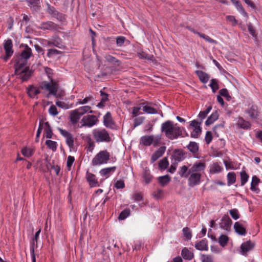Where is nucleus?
<instances>
[{
  "mask_svg": "<svg viewBox=\"0 0 262 262\" xmlns=\"http://www.w3.org/2000/svg\"><path fill=\"white\" fill-rule=\"evenodd\" d=\"M161 130L170 140L176 139L182 134V129L179 125L170 120H167L161 124Z\"/></svg>",
  "mask_w": 262,
  "mask_h": 262,
  "instance_id": "1",
  "label": "nucleus"
},
{
  "mask_svg": "<svg viewBox=\"0 0 262 262\" xmlns=\"http://www.w3.org/2000/svg\"><path fill=\"white\" fill-rule=\"evenodd\" d=\"M41 88L42 90L49 92L48 97H49L50 95H53L56 98H60L63 95V92L59 90L58 84L55 80H51L50 82H42Z\"/></svg>",
  "mask_w": 262,
  "mask_h": 262,
  "instance_id": "2",
  "label": "nucleus"
},
{
  "mask_svg": "<svg viewBox=\"0 0 262 262\" xmlns=\"http://www.w3.org/2000/svg\"><path fill=\"white\" fill-rule=\"evenodd\" d=\"M86 113H92L91 107L85 105L80 107L70 112V119L72 124H75L78 122L80 117Z\"/></svg>",
  "mask_w": 262,
  "mask_h": 262,
  "instance_id": "3",
  "label": "nucleus"
},
{
  "mask_svg": "<svg viewBox=\"0 0 262 262\" xmlns=\"http://www.w3.org/2000/svg\"><path fill=\"white\" fill-rule=\"evenodd\" d=\"M15 74L18 78L21 79L22 81L28 80L31 75L29 67L27 65H15Z\"/></svg>",
  "mask_w": 262,
  "mask_h": 262,
  "instance_id": "4",
  "label": "nucleus"
},
{
  "mask_svg": "<svg viewBox=\"0 0 262 262\" xmlns=\"http://www.w3.org/2000/svg\"><path fill=\"white\" fill-rule=\"evenodd\" d=\"M32 55V50L28 46H26L21 54L16 59L15 65H27L28 60Z\"/></svg>",
  "mask_w": 262,
  "mask_h": 262,
  "instance_id": "5",
  "label": "nucleus"
},
{
  "mask_svg": "<svg viewBox=\"0 0 262 262\" xmlns=\"http://www.w3.org/2000/svg\"><path fill=\"white\" fill-rule=\"evenodd\" d=\"M110 158V154L106 150H103L98 153L92 160L93 165L105 164Z\"/></svg>",
  "mask_w": 262,
  "mask_h": 262,
  "instance_id": "6",
  "label": "nucleus"
},
{
  "mask_svg": "<svg viewBox=\"0 0 262 262\" xmlns=\"http://www.w3.org/2000/svg\"><path fill=\"white\" fill-rule=\"evenodd\" d=\"M95 140L98 142H109L111 138L105 129H95L93 131Z\"/></svg>",
  "mask_w": 262,
  "mask_h": 262,
  "instance_id": "7",
  "label": "nucleus"
},
{
  "mask_svg": "<svg viewBox=\"0 0 262 262\" xmlns=\"http://www.w3.org/2000/svg\"><path fill=\"white\" fill-rule=\"evenodd\" d=\"M206 166L204 160H198L189 168V173L201 174L204 172Z\"/></svg>",
  "mask_w": 262,
  "mask_h": 262,
  "instance_id": "8",
  "label": "nucleus"
},
{
  "mask_svg": "<svg viewBox=\"0 0 262 262\" xmlns=\"http://www.w3.org/2000/svg\"><path fill=\"white\" fill-rule=\"evenodd\" d=\"M134 51L136 53L137 56L140 59L146 60L152 63H156V59L154 56L143 51L140 45H137V47L134 50Z\"/></svg>",
  "mask_w": 262,
  "mask_h": 262,
  "instance_id": "9",
  "label": "nucleus"
},
{
  "mask_svg": "<svg viewBox=\"0 0 262 262\" xmlns=\"http://www.w3.org/2000/svg\"><path fill=\"white\" fill-rule=\"evenodd\" d=\"M98 121L97 117L93 115H89L84 116L81 120V125L80 127L83 126L92 127Z\"/></svg>",
  "mask_w": 262,
  "mask_h": 262,
  "instance_id": "10",
  "label": "nucleus"
},
{
  "mask_svg": "<svg viewBox=\"0 0 262 262\" xmlns=\"http://www.w3.org/2000/svg\"><path fill=\"white\" fill-rule=\"evenodd\" d=\"M132 203H136L132 205V209H134L135 207L138 209L139 207L143 206L145 203L144 201L143 195L141 193H135L132 196Z\"/></svg>",
  "mask_w": 262,
  "mask_h": 262,
  "instance_id": "11",
  "label": "nucleus"
},
{
  "mask_svg": "<svg viewBox=\"0 0 262 262\" xmlns=\"http://www.w3.org/2000/svg\"><path fill=\"white\" fill-rule=\"evenodd\" d=\"M45 44L48 47H56L62 49L63 46L61 39L57 36H54L51 38L45 40Z\"/></svg>",
  "mask_w": 262,
  "mask_h": 262,
  "instance_id": "12",
  "label": "nucleus"
},
{
  "mask_svg": "<svg viewBox=\"0 0 262 262\" xmlns=\"http://www.w3.org/2000/svg\"><path fill=\"white\" fill-rule=\"evenodd\" d=\"M58 130L61 135L66 138V143L68 146L70 148L74 146V138L72 134L67 130L60 127L58 128Z\"/></svg>",
  "mask_w": 262,
  "mask_h": 262,
  "instance_id": "13",
  "label": "nucleus"
},
{
  "mask_svg": "<svg viewBox=\"0 0 262 262\" xmlns=\"http://www.w3.org/2000/svg\"><path fill=\"white\" fill-rule=\"evenodd\" d=\"M188 185L190 187H193L199 185L201 182V174L189 173Z\"/></svg>",
  "mask_w": 262,
  "mask_h": 262,
  "instance_id": "14",
  "label": "nucleus"
},
{
  "mask_svg": "<svg viewBox=\"0 0 262 262\" xmlns=\"http://www.w3.org/2000/svg\"><path fill=\"white\" fill-rule=\"evenodd\" d=\"M201 122L194 120L190 123V126L193 128V130L191 133V136L193 138H198L202 132L201 127L200 126Z\"/></svg>",
  "mask_w": 262,
  "mask_h": 262,
  "instance_id": "15",
  "label": "nucleus"
},
{
  "mask_svg": "<svg viewBox=\"0 0 262 262\" xmlns=\"http://www.w3.org/2000/svg\"><path fill=\"white\" fill-rule=\"evenodd\" d=\"M39 28L43 30L56 31L59 29V27L54 23L48 21L41 23Z\"/></svg>",
  "mask_w": 262,
  "mask_h": 262,
  "instance_id": "16",
  "label": "nucleus"
},
{
  "mask_svg": "<svg viewBox=\"0 0 262 262\" xmlns=\"http://www.w3.org/2000/svg\"><path fill=\"white\" fill-rule=\"evenodd\" d=\"M12 41L11 39H8L6 40L4 44V47L6 53V57H5V60L6 61L13 53V51L12 50Z\"/></svg>",
  "mask_w": 262,
  "mask_h": 262,
  "instance_id": "17",
  "label": "nucleus"
},
{
  "mask_svg": "<svg viewBox=\"0 0 262 262\" xmlns=\"http://www.w3.org/2000/svg\"><path fill=\"white\" fill-rule=\"evenodd\" d=\"M232 222L228 215L223 216L220 223V227L225 230H230Z\"/></svg>",
  "mask_w": 262,
  "mask_h": 262,
  "instance_id": "18",
  "label": "nucleus"
},
{
  "mask_svg": "<svg viewBox=\"0 0 262 262\" xmlns=\"http://www.w3.org/2000/svg\"><path fill=\"white\" fill-rule=\"evenodd\" d=\"M48 8L47 12L51 15L53 17L57 18L59 20H62L64 17L61 13L58 12L55 8L50 6L49 4H47Z\"/></svg>",
  "mask_w": 262,
  "mask_h": 262,
  "instance_id": "19",
  "label": "nucleus"
},
{
  "mask_svg": "<svg viewBox=\"0 0 262 262\" xmlns=\"http://www.w3.org/2000/svg\"><path fill=\"white\" fill-rule=\"evenodd\" d=\"M103 123L105 126L110 128H113L115 127V123L113 120L111 114L107 112L103 117Z\"/></svg>",
  "mask_w": 262,
  "mask_h": 262,
  "instance_id": "20",
  "label": "nucleus"
},
{
  "mask_svg": "<svg viewBox=\"0 0 262 262\" xmlns=\"http://www.w3.org/2000/svg\"><path fill=\"white\" fill-rule=\"evenodd\" d=\"M115 166L105 168L101 169L99 171L100 176L105 179L109 178L116 170Z\"/></svg>",
  "mask_w": 262,
  "mask_h": 262,
  "instance_id": "21",
  "label": "nucleus"
},
{
  "mask_svg": "<svg viewBox=\"0 0 262 262\" xmlns=\"http://www.w3.org/2000/svg\"><path fill=\"white\" fill-rule=\"evenodd\" d=\"M166 150V147L163 146L159 148L152 155L151 158V163L155 162L159 158L162 157Z\"/></svg>",
  "mask_w": 262,
  "mask_h": 262,
  "instance_id": "22",
  "label": "nucleus"
},
{
  "mask_svg": "<svg viewBox=\"0 0 262 262\" xmlns=\"http://www.w3.org/2000/svg\"><path fill=\"white\" fill-rule=\"evenodd\" d=\"M254 244L251 241H247L243 243L241 246V252L243 255H246V253L254 247Z\"/></svg>",
  "mask_w": 262,
  "mask_h": 262,
  "instance_id": "23",
  "label": "nucleus"
},
{
  "mask_svg": "<svg viewBox=\"0 0 262 262\" xmlns=\"http://www.w3.org/2000/svg\"><path fill=\"white\" fill-rule=\"evenodd\" d=\"M86 178L91 187L99 186L98 182L96 178L95 175L94 174L87 172L86 174Z\"/></svg>",
  "mask_w": 262,
  "mask_h": 262,
  "instance_id": "24",
  "label": "nucleus"
},
{
  "mask_svg": "<svg viewBox=\"0 0 262 262\" xmlns=\"http://www.w3.org/2000/svg\"><path fill=\"white\" fill-rule=\"evenodd\" d=\"M234 229L235 232L240 235H245L246 234L245 228L238 222L234 223Z\"/></svg>",
  "mask_w": 262,
  "mask_h": 262,
  "instance_id": "25",
  "label": "nucleus"
},
{
  "mask_svg": "<svg viewBox=\"0 0 262 262\" xmlns=\"http://www.w3.org/2000/svg\"><path fill=\"white\" fill-rule=\"evenodd\" d=\"M181 255L184 259L186 260H191L194 257L193 253L186 247L182 250Z\"/></svg>",
  "mask_w": 262,
  "mask_h": 262,
  "instance_id": "26",
  "label": "nucleus"
},
{
  "mask_svg": "<svg viewBox=\"0 0 262 262\" xmlns=\"http://www.w3.org/2000/svg\"><path fill=\"white\" fill-rule=\"evenodd\" d=\"M223 169L217 163H213L210 165L209 171L210 173L214 174L221 172Z\"/></svg>",
  "mask_w": 262,
  "mask_h": 262,
  "instance_id": "27",
  "label": "nucleus"
},
{
  "mask_svg": "<svg viewBox=\"0 0 262 262\" xmlns=\"http://www.w3.org/2000/svg\"><path fill=\"white\" fill-rule=\"evenodd\" d=\"M195 247L200 251H207V241L206 239H202L195 244Z\"/></svg>",
  "mask_w": 262,
  "mask_h": 262,
  "instance_id": "28",
  "label": "nucleus"
},
{
  "mask_svg": "<svg viewBox=\"0 0 262 262\" xmlns=\"http://www.w3.org/2000/svg\"><path fill=\"white\" fill-rule=\"evenodd\" d=\"M141 143L145 146H150L153 143V135L144 136L141 138Z\"/></svg>",
  "mask_w": 262,
  "mask_h": 262,
  "instance_id": "29",
  "label": "nucleus"
},
{
  "mask_svg": "<svg viewBox=\"0 0 262 262\" xmlns=\"http://www.w3.org/2000/svg\"><path fill=\"white\" fill-rule=\"evenodd\" d=\"M195 73L201 82L206 83L208 81L209 79L208 74L202 71H196Z\"/></svg>",
  "mask_w": 262,
  "mask_h": 262,
  "instance_id": "30",
  "label": "nucleus"
},
{
  "mask_svg": "<svg viewBox=\"0 0 262 262\" xmlns=\"http://www.w3.org/2000/svg\"><path fill=\"white\" fill-rule=\"evenodd\" d=\"M39 93V89L32 85L30 86L27 90V93L31 98H35Z\"/></svg>",
  "mask_w": 262,
  "mask_h": 262,
  "instance_id": "31",
  "label": "nucleus"
},
{
  "mask_svg": "<svg viewBox=\"0 0 262 262\" xmlns=\"http://www.w3.org/2000/svg\"><path fill=\"white\" fill-rule=\"evenodd\" d=\"M236 124L239 128L245 129H247L250 127V124L249 122L245 121L242 118H239L238 119Z\"/></svg>",
  "mask_w": 262,
  "mask_h": 262,
  "instance_id": "32",
  "label": "nucleus"
},
{
  "mask_svg": "<svg viewBox=\"0 0 262 262\" xmlns=\"http://www.w3.org/2000/svg\"><path fill=\"white\" fill-rule=\"evenodd\" d=\"M246 113L251 118H256L258 115L257 107L255 105H252L249 110L246 111Z\"/></svg>",
  "mask_w": 262,
  "mask_h": 262,
  "instance_id": "33",
  "label": "nucleus"
},
{
  "mask_svg": "<svg viewBox=\"0 0 262 262\" xmlns=\"http://www.w3.org/2000/svg\"><path fill=\"white\" fill-rule=\"evenodd\" d=\"M219 118V115L217 112H214L207 118L205 121V124L209 126L212 124Z\"/></svg>",
  "mask_w": 262,
  "mask_h": 262,
  "instance_id": "34",
  "label": "nucleus"
},
{
  "mask_svg": "<svg viewBox=\"0 0 262 262\" xmlns=\"http://www.w3.org/2000/svg\"><path fill=\"white\" fill-rule=\"evenodd\" d=\"M259 181L260 180L256 176L252 177L250 187L252 191L258 192L259 190L257 187V185L259 183Z\"/></svg>",
  "mask_w": 262,
  "mask_h": 262,
  "instance_id": "35",
  "label": "nucleus"
},
{
  "mask_svg": "<svg viewBox=\"0 0 262 262\" xmlns=\"http://www.w3.org/2000/svg\"><path fill=\"white\" fill-rule=\"evenodd\" d=\"M158 180L161 185L164 186L169 183L170 181V177L168 174H166L158 177Z\"/></svg>",
  "mask_w": 262,
  "mask_h": 262,
  "instance_id": "36",
  "label": "nucleus"
},
{
  "mask_svg": "<svg viewBox=\"0 0 262 262\" xmlns=\"http://www.w3.org/2000/svg\"><path fill=\"white\" fill-rule=\"evenodd\" d=\"M43 128H45L46 138L49 139L51 138L52 137L53 133L49 122H46L44 123Z\"/></svg>",
  "mask_w": 262,
  "mask_h": 262,
  "instance_id": "37",
  "label": "nucleus"
},
{
  "mask_svg": "<svg viewBox=\"0 0 262 262\" xmlns=\"http://www.w3.org/2000/svg\"><path fill=\"white\" fill-rule=\"evenodd\" d=\"M172 157L176 162H180L184 158L183 152L180 150H176L173 155Z\"/></svg>",
  "mask_w": 262,
  "mask_h": 262,
  "instance_id": "38",
  "label": "nucleus"
},
{
  "mask_svg": "<svg viewBox=\"0 0 262 262\" xmlns=\"http://www.w3.org/2000/svg\"><path fill=\"white\" fill-rule=\"evenodd\" d=\"M227 184L230 186L233 184L236 181V175L234 172H230L227 174Z\"/></svg>",
  "mask_w": 262,
  "mask_h": 262,
  "instance_id": "39",
  "label": "nucleus"
},
{
  "mask_svg": "<svg viewBox=\"0 0 262 262\" xmlns=\"http://www.w3.org/2000/svg\"><path fill=\"white\" fill-rule=\"evenodd\" d=\"M179 173L181 177L187 178L189 174V169L186 166L184 165L180 168Z\"/></svg>",
  "mask_w": 262,
  "mask_h": 262,
  "instance_id": "40",
  "label": "nucleus"
},
{
  "mask_svg": "<svg viewBox=\"0 0 262 262\" xmlns=\"http://www.w3.org/2000/svg\"><path fill=\"white\" fill-rule=\"evenodd\" d=\"M179 173L181 177L187 178L189 174V169L186 166L184 165L180 168Z\"/></svg>",
  "mask_w": 262,
  "mask_h": 262,
  "instance_id": "41",
  "label": "nucleus"
},
{
  "mask_svg": "<svg viewBox=\"0 0 262 262\" xmlns=\"http://www.w3.org/2000/svg\"><path fill=\"white\" fill-rule=\"evenodd\" d=\"M228 241L229 237L226 235L222 234L220 236L219 238V243L220 245L223 247H224L225 246H226Z\"/></svg>",
  "mask_w": 262,
  "mask_h": 262,
  "instance_id": "42",
  "label": "nucleus"
},
{
  "mask_svg": "<svg viewBox=\"0 0 262 262\" xmlns=\"http://www.w3.org/2000/svg\"><path fill=\"white\" fill-rule=\"evenodd\" d=\"M152 178V177L150 174L149 170L147 168H145L143 173V178L145 182L146 183H149L151 181Z\"/></svg>",
  "mask_w": 262,
  "mask_h": 262,
  "instance_id": "43",
  "label": "nucleus"
},
{
  "mask_svg": "<svg viewBox=\"0 0 262 262\" xmlns=\"http://www.w3.org/2000/svg\"><path fill=\"white\" fill-rule=\"evenodd\" d=\"M231 1L235 5L237 9L239 10V11L241 12V13L244 16L247 17V13L245 11L244 9H243V7L241 5V4L239 3L238 0H231Z\"/></svg>",
  "mask_w": 262,
  "mask_h": 262,
  "instance_id": "44",
  "label": "nucleus"
},
{
  "mask_svg": "<svg viewBox=\"0 0 262 262\" xmlns=\"http://www.w3.org/2000/svg\"><path fill=\"white\" fill-rule=\"evenodd\" d=\"M21 151L23 155L27 158L32 156L34 152L33 149L26 147L23 148Z\"/></svg>",
  "mask_w": 262,
  "mask_h": 262,
  "instance_id": "45",
  "label": "nucleus"
},
{
  "mask_svg": "<svg viewBox=\"0 0 262 262\" xmlns=\"http://www.w3.org/2000/svg\"><path fill=\"white\" fill-rule=\"evenodd\" d=\"M130 209L129 208H126L122 211L118 217V219L120 220H123L125 219L130 215Z\"/></svg>",
  "mask_w": 262,
  "mask_h": 262,
  "instance_id": "46",
  "label": "nucleus"
},
{
  "mask_svg": "<svg viewBox=\"0 0 262 262\" xmlns=\"http://www.w3.org/2000/svg\"><path fill=\"white\" fill-rule=\"evenodd\" d=\"M46 144L50 149L55 151L57 149V143L55 141L48 140L46 141Z\"/></svg>",
  "mask_w": 262,
  "mask_h": 262,
  "instance_id": "47",
  "label": "nucleus"
},
{
  "mask_svg": "<svg viewBox=\"0 0 262 262\" xmlns=\"http://www.w3.org/2000/svg\"><path fill=\"white\" fill-rule=\"evenodd\" d=\"M241 185L244 186L248 181L249 176L245 170H242L241 173Z\"/></svg>",
  "mask_w": 262,
  "mask_h": 262,
  "instance_id": "48",
  "label": "nucleus"
},
{
  "mask_svg": "<svg viewBox=\"0 0 262 262\" xmlns=\"http://www.w3.org/2000/svg\"><path fill=\"white\" fill-rule=\"evenodd\" d=\"M169 165L167 159L165 157L159 161V167L160 169L164 170L167 168Z\"/></svg>",
  "mask_w": 262,
  "mask_h": 262,
  "instance_id": "49",
  "label": "nucleus"
},
{
  "mask_svg": "<svg viewBox=\"0 0 262 262\" xmlns=\"http://www.w3.org/2000/svg\"><path fill=\"white\" fill-rule=\"evenodd\" d=\"M187 147L191 152L193 153L197 152L199 149L198 144L194 142H190Z\"/></svg>",
  "mask_w": 262,
  "mask_h": 262,
  "instance_id": "50",
  "label": "nucleus"
},
{
  "mask_svg": "<svg viewBox=\"0 0 262 262\" xmlns=\"http://www.w3.org/2000/svg\"><path fill=\"white\" fill-rule=\"evenodd\" d=\"M209 86L211 87L212 92L213 93H215L216 91V90L219 89L217 80L215 79H211Z\"/></svg>",
  "mask_w": 262,
  "mask_h": 262,
  "instance_id": "51",
  "label": "nucleus"
},
{
  "mask_svg": "<svg viewBox=\"0 0 262 262\" xmlns=\"http://www.w3.org/2000/svg\"><path fill=\"white\" fill-rule=\"evenodd\" d=\"M143 111L145 113L149 114H155L157 113V111L154 108L147 105L143 107Z\"/></svg>",
  "mask_w": 262,
  "mask_h": 262,
  "instance_id": "52",
  "label": "nucleus"
},
{
  "mask_svg": "<svg viewBox=\"0 0 262 262\" xmlns=\"http://www.w3.org/2000/svg\"><path fill=\"white\" fill-rule=\"evenodd\" d=\"M60 53L61 52L60 51L54 49H51L48 50L47 55L49 58H52L55 55L60 54Z\"/></svg>",
  "mask_w": 262,
  "mask_h": 262,
  "instance_id": "53",
  "label": "nucleus"
},
{
  "mask_svg": "<svg viewBox=\"0 0 262 262\" xmlns=\"http://www.w3.org/2000/svg\"><path fill=\"white\" fill-rule=\"evenodd\" d=\"M229 213L233 219L236 220L239 218V214L237 209H232L229 210Z\"/></svg>",
  "mask_w": 262,
  "mask_h": 262,
  "instance_id": "54",
  "label": "nucleus"
},
{
  "mask_svg": "<svg viewBox=\"0 0 262 262\" xmlns=\"http://www.w3.org/2000/svg\"><path fill=\"white\" fill-rule=\"evenodd\" d=\"M75 161V158L73 156H69L67 158V166L68 170H70L71 167Z\"/></svg>",
  "mask_w": 262,
  "mask_h": 262,
  "instance_id": "55",
  "label": "nucleus"
},
{
  "mask_svg": "<svg viewBox=\"0 0 262 262\" xmlns=\"http://www.w3.org/2000/svg\"><path fill=\"white\" fill-rule=\"evenodd\" d=\"M183 232L184 236L186 237V239H191V238L192 237V235H191V231L189 228H188V227L184 228L183 229Z\"/></svg>",
  "mask_w": 262,
  "mask_h": 262,
  "instance_id": "56",
  "label": "nucleus"
},
{
  "mask_svg": "<svg viewBox=\"0 0 262 262\" xmlns=\"http://www.w3.org/2000/svg\"><path fill=\"white\" fill-rule=\"evenodd\" d=\"M161 141V136L160 135H153V143L152 144L154 147H156L159 145Z\"/></svg>",
  "mask_w": 262,
  "mask_h": 262,
  "instance_id": "57",
  "label": "nucleus"
},
{
  "mask_svg": "<svg viewBox=\"0 0 262 262\" xmlns=\"http://www.w3.org/2000/svg\"><path fill=\"white\" fill-rule=\"evenodd\" d=\"M49 114L53 116H55L58 114L57 107L54 105H52L49 109Z\"/></svg>",
  "mask_w": 262,
  "mask_h": 262,
  "instance_id": "58",
  "label": "nucleus"
},
{
  "mask_svg": "<svg viewBox=\"0 0 262 262\" xmlns=\"http://www.w3.org/2000/svg\"><path fill=\"white\" fill-rule=\"evenodd\" d=\"M93 99L92 97L89 96L88 97H85L83 99H78L77 102H76V105L78 104H83L88 103L89 101H91Z\"/></svg>",
  "mask_w": 262,
  "mask_h": 262,
  "instance_id": "59",
  "label": "nucleus"
},
{
  "mask_svg": "<svg viewBox=\"0 0 262 262\" xmlns=\"http://www.w3.org/2000/svg\"><path fill=\"white\" fill-rule=\"evenodd\" d=\"M56 104L58 106H59L62 108L65 109V110L69 109L71 107V106H69L68 104H67L62 101H58L56 102Z\"/></svg>",
  "mask_w": 262,
  "mask_h": 262,
  "instance_id": "60",
  "label": "nucleus"
},
{
  "mask_svg": "<svg viewBox=\"0 0 262 262\" xmlns=\"http://www.w3.org/2000/svg\"><path fill=\"white\" fill-rule=\"evenodd\" d=\"M144 120V117H140L138 118H136L134 120V127H137V126L141 124Z\"/></svg>",
  "mask_w": 262,
  "mask_h": 262,
  "instance_id": "61",
  "label": "nucleus"
},
{
  "mask_svg": "<svg viewBox=\"0 0 262 262\" xmlns=\"http://www.w3.org/2000/svg\"><path fill=\"white\" fill-rule=\"evenodd\" d=\"M226 19L233 26H235L237 24V21L233 16L227 15L226 16Z\"/></svg>",
  "mask_w": 262,
  "mask_h": 262,
  "instance_id": "62",
  "label": "nucleus"
},
{
  "mask_svg": "<svg viewBox=\"0 0 262 262\" xmlns=\"http://www.w3.org/2000/svg\"><path fill=\"white\" fill-rule=\"evenodd\" d=\"M212 136L211 132L207 131L206 133L205 140L207 144H209L212 141Z\"/></svg>",
  "mask_w": 262,
  "mask_h": 262,
  "instance_id": "63",
  "label": "nucleus"
},
{
  "mask_svg": "<svg viewBox=\"0 0 262 262\" xmlns=\"http://www.w3.org/2000/svg\"><path fill=\"white\" fill-rule=\"evenodd\" d=\"M201 260L202 262H212V257L209 255L205 254L201 255Z\"/></svg>",
  "mask_w": 262,
  "mask_h": 262,
  "instance_id": "64",
  "label": "nucleus"
}]
</instances>
